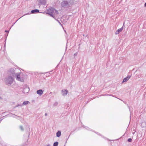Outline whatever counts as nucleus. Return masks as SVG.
Segmentation results:
<instances>
[{
  "instance_id": "obj_24",
  "label": "nucleus",
  "mask_w": 146,
  "mask_h": 146,
  "mask_svg": "<svg viewBox=\"0 0 146 146\" xmlns=\"http://www.w3.org/2000/svg\"><path fill=\"white\" fill-rule=\"evenodd\" d=\"M45 115L46 116L47 115V113H45Z\"/></svg>"
},
{
  "instance_id": "obj_6",
  "label": "nucleus",
  "mask_w": 146,
  "mask_h": 146,
  "mask_svg": "<svg viewBox=\"0 0 146 146\" xmlns=\"http://www.w3.org/2000/svg\"><path fill=\"white\" fill-rule=\"evenodd\" d=\"M123 30V28H121L118 29L117 31L116 32L115 34L116 35L118 34L119 33L121 32Z\"/></svg>"
},
{
  "instance_id": "obj_12",
  "label": "nucleus",
  "mask_w": 146,
  "mask_h": 146,
  "mask_svg": "<svg viewBox=\"0 0 146 146\" xmlns=\"http://www.w3.org/2000/svg\"><path fill=\"white\" fill-rule=\"evenodd\" d=\"M67 92H62L61 94L62 96H64L67 94Z\"/></svg>"
},
{
  "instance_id": "obj_5",
  "label": "nucleus",
  "mask_w": 146,
  "mask_h": 146,
  "mask_svg": "<svg viewBox=\"0 0 146 146\" xmlns=\"http://www.w3.org/2000/svg\"><path fill=\"white\" fill-rule=\"evenodd\" d=\"M131 77V76H127V77L124 78L122 82V83H123L124 82H126Z\"/></svg>"
},
{
  "instance_id": "obj_1",
  "label": "nucleus",
  "mask_w": 146,
  "mask_h": 146,
  "mask_svg": "<svg viewBox=\"0 0 146 146\" xmlns=\"http://www.w3.org/2000/svg\"><path fill=\"white\" fill-rule=\"evenodd\" d=\"M15 70L14 69L11 68L7 72V74L4 80L5 84L8 86H11L15 81Z\"/></svg>"
},
{
  "instance_id": "obj_22",
  "label": "nucleus",
  "mask_w": 146,
  "mask_h": 146,
  "mask_svg": "<svg viewBox=\"0 0 146 146\" xmlns=\"http://www.w3.org/2000/svg\"><path fill=\"white\" fill-rule=\"evenodd\" d=\"M57 21L61 25V23L58 20H57Z\"/></svg>"
},
{
  "instance_id": "obj_13",
  "label": "nucleus",
  "mask_w": 146,
  "mask_h": 146,
  "mask_svg": "<svg viewBox=\"0 0 146 146\" xmlns=\"http://www.w3.org/2000/svg\"><path fill=\"white\" fill-rule=\"evenodd\" d=\"M58 142L56 141L54 143L53 146H58Z\"/></svg>"
},
{
  "instance_id": "obj_28",
  "label": "nucleus",
  "mask_w": 146,
  "mask_h": 146,
  "mask_svg": "<svg viewBox=\"0 0 146 146\" xmlns=\"http://www.w3.org/2000/svg\"><path fill=\"white\" fill-rule=\"evenodd\" d=\"M5 32H7L8 31H5Z\"/></svg>"
},
{
  "instance_id": "obj_14",
  "label": "nucleus",
  "mask_w": 146,
  "mask_h": 146,
  "mask_svg": "<svg viewBox=\"0 0 146 146\" xmlns=\"http://www.w3.org/2000/svg\"><path fill=\"white\" fill-rule=\"evenodd\" d=\"M39 95L41 96L43 94V92H36Z\"/></svg>"
},
{
  "instance_id": "obj_11",
  "label": "nucleus",
  "mask_w": 146,
  "mask_h": 146,
  "mask_svg": "<svg viewBox=\"0 0 146 146\" xmlns=\"http://www.w3.org/2000/svg\"><path fill=\"white\" fill-rule=\"evenodd\" d=\"M29 103V102L28 101H24L23 102V104H22V106H23V105H26Z\"/></svg>"
},
{
  "instance_id": "obj_9",
  "label": "nucleus",
  "mask_w": 146,
  "mask_h": 146,
  "mask_svg": "<svg viewBox=\"0 0 146 146\" xmlns=\"http://www.w3.org/2000/svg\"><path fill=\"white\" fill-rule=\"evenodd\" d=\"M61 135V132L60 131H59L56 133V136L58 137H60Z\"/></svg>"
},
{
  "instance_id": "obj_23",
  "label": "nucleus",
  "mask_w": 146,
  "mask_h": 146,
  "mask_svg": "<svg viewBox=\"0 0 146 146\" xmlns=\"http://www.w3.org/2000/svg\"><path fill=\"white\" fill-rule=\"evenodd\" d=\"M13 115L15 116H16V117H19L18 116H16V115Z\"/></svg>"
},
{
  "instance_id": "obj_19",
  "label": "nucleus",
  "mask_w": 146,
  "mask_h": 146,
  "mask_svg": "<svg viewBox=\"0 0 146 146\" xmlns=\"http://www.w3.org/2000/svg\"><path fill=\"white\" fill-rule=\"evenodd\" d=\"M62 91H68V90H62Z\"/></svg>"
},
{
  "instance_id": "obj_7",
  "label": "nucleus",
  "mask_w": 146,
  "mask_h": 146,
  "mask_svg": "<svg viewBox=\"0 0 146 146\" xmlns=\"http://www.w3.org/2000/svg\"><path fill=\"white\" fill-rule=\"evenodd\" d=\"M40 2L42 4L44 5H46V1L45 0H39Z\"/></svg>"
},
{
  "instance_id": "obj_15",
  "label": "nucleus",
  "mask_w": 146,
  "mask_h": 146,
  "mask_svg": "<svg viewBox=\"0 0 146 146\" xmlns=\"http://www.w3.org/2000/svg\"><path fill=\"white\" fill-rule=\"evenodd\" d=\"M58 104V103L57 102H55L54 104H53V106H56Z\"/></svg>"
},
{
  "instance_id": "obj_21",
  "label": "nucleus",
  "mask_w": 146,
  "mask_h": 146,
  "mask_svg": "<svg viewBox=\"0 0 146 146\" xmlns=\"http://www.w3.org/2000/svg\"><path fill=\"white\" fill-rule=\"evenodd\" d=\"M36 91H43L42 90L40 89L37 90Z\"/></svg>"
},
{
  "instance_id": "obj_26",
  "label": "nucleus",
  "mask_w": 146,
  "mask_h": 146,
  "mask_svg": "<svg viewBox=\"0 0 146 146\" xmlns=\"http://www.w3.org/2000/svg\"><path fill=\"white\" fill-rule=\"evenodd\" d=\"M144 97H145V92H144Z\"/></svg>"
},
{
  "instance_id": "obj_2",
  "label": "nucleus",
  "mask_w": 146,
  "mask_h": 146,
  "mask_svg": "<svg viewBox=\"0 0 146 146\" xmlns=\"http://www.w3.org/2000/svg\"><path fill=\"white\" fill-rule=\"evenodd\" d=\"M47 13L50 15V16L55 19L56 17H57L58 13L56 10L53 8H50L47 11Z\"/></svg>"
},
{
  "instance_id": "obj_17",
  "label": "nucleus",
  "mask_w": 146,
  "mask_h": 146,
  "mask_svg": "<svg viewBox=\"0 0 146 146\" xmlns=\"http://www.w3.org/2000/svg\"><path fill=\"white\" fill-rule=\"evenodd\" d=\"M132 139L131 138H129L128 139V141L129 142H131V141Z\"/></svg>"
},
{
  "instance_id": "obj_10",
  "label": "nucleus",
  "mask_w": 146,
  "mask_h": 146,
  "mask_svg": "<svg viewBox=\"0 0 146 146\" xmlns=\"http://www.w3.org/2000/svg\"><path fill=\"white\" fill-rule=\"evenodd\" d=\"M30 90V89L29 87H28L27 86H26L25 88H24L23 91H29Z\"/></svg>"
},
{
  "instance_id": "obj_16",
  "label": "nucleus",
  "mask_w": 146,
  "mask_h": 146,
  "mask_svg": "<svg viewBox=\"0 0 146 146\" xmlns=\"http://www.w3.org/2000/svg\"><path fill=\"white\" fill-rule=\"evenodd\" d=\"M20 128L22 131H23L24 130L23 127L22 126H20Z\"/></svg>"
},
{
  "instance_id": "obj_20",
  "label": "nucleus",
  "mask_w": 146,
  "mask_h": 146,
  "mask_svg": "<svg viewBox=\"0 0 146 146\" xmlns=\"http://www.w3.org/2000/svg\"><path fill=\"white\" fill-rule=\"evenodd\" d=\"M74 56H76L77 55V53H75V54H74Z\"/></svg>"
},
{
  "instance_id": "obj_18",
  "label": "nucleus",
  "mask_w": 146,
  "mask_h": 146,
  "mask_svg": "<svg viewBox=\"0 0 146 146\" xmlns=\"http://www.w3.org/2000/svg\"><path fill=\"white\" fill-rule=\"evenodd\" d=\"M19 106H22V104H21V105L18 104V105H17L16 107H18Z\"/></svg>"
},
{
  "instance_id": "obj_27",
  "label": "nucleus",
  "mask_w": 146,
  "mask_h": 146,
  "mask_svg": "<svg viewBox=\"0 0 146 146\" xmlns=\"http://www.w3.org/2000/svg\"><path fill=\"white\" fill-rule=\"evenodd\" d=\"M46 146H50V145L49 144L48 145Z\"/></svg>"
},
{
  "instance_id": "obj_4",
  "label": "nucleus",
  "mask_w": 146,
  "mask_h": 146,
  "mask_svg": "<svg viewBox=\"0 0 146 146\" xmlns=\"http://www.w3.org/2000/svg\"><path fill=\"white\" fill-rule=\"evenodd\" d=\"M15 76H16V80L19 81L23 82L24 81V80L23 78L20 77V73H17L16 72V71L15 70Z\"/></svg>"
},
{
  "instance_id": "obj_8",
  "label": "nucleus",
  "mask_w": 146,
  "mask_h": 146,
  "mask_svg": "<svg viewBox=\"0 0 146 146\" xmlns=\"http://www.w3.org/2000/svg\"><path fill=\"white\" fill-rule=\"evenodd\" d=\"M39 12V10L38 9H35L32 10L31 11V13H38Z\"/></svg>"
},
{
  "instance_id": "obj_25",
  "label": "nucleus",
  "mask_w": 146,
  "mask_h": 146,
  "mask_svg": "<svg viewBox=\"0 0 146 146\" xmlns=\"http://www.w3.org/2000/svg\"><path fill=\"white\" fill-rule=\"evenodd\" d=\"M145 6L146 7V2L145 4Z\"/></svg>"
},
{
  "instance_id": "obj_3",
  "label": "nucleus",
  "mask_w": 146,
  "mask_h": 146,
  "mask_svg": "<svg viewBox=\"0 0 146 146\" xmlns=\"http://www.w3.org/2000/svg\"><path fill=\"white\" fill-rule=\"evenodd\" d=\"M71 3L68 2L67 0L63 1L61 3V6L62 7L68 8L70 6Z\"/></svg>"
}]
</instances>
